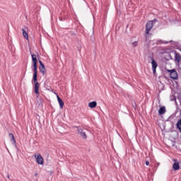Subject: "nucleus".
Returning a JSON list of instances; mask_svg holds the SVG:
<instances>
[{
  "instance_id": "nucleus-1",
  "label": "nucleus",
  "mask_w": 181,
  "mask_h": 181,
  "mask_svg": "<svg viewBox=\"0 0 181 181\" xmlns=\"http://www.w3.org/2000/svg\"><path fill=\"white\" fill-rule=\"evenodd\" d=\"M34 158L36 159L37 163H38V165H43L45 163V160L43 159V157H42L40 153H36L34 155Z\"/></svg>"
},
{
  "instance_id": "nucleus-2",
  "label": "nucleus",
  "mask_w": 181,
  "mask_h": 181,
  "mask_svg": "<svg viewBox=\"0 0 181 181\" xmlns=\"http://www.w3.org/2000/svg\"><path fill=\"white\" fill-rule=\"evenodd\" d=\"M76 128H77L78 135H80L82 139H87V134H86V130L80 127H76Z\"/></svg>"
},
{
  "instance_id": "nucleus-3",
  "label": "nucleus",
  "mask_w": 181,
  "mask_h": 181,
  "mask_svg": "<svg viewBox=\"0 0 181 181\" xmlns=\"http://www.w3.org/2000/svg\"><path fill=\"white\" fill-rule=\"evenodd\" d=\"M151 66H152L153 73V74H156V69L158 67V63L153 57H151Z\"/></svg>"
},
{
  "instance_id": "nucleus-4",
  "label": "nucleus",
  "mask_w": 181,
  "mask_h": 181,
  "mask_svg": "<svg viewBox=\"0 0 181 181\" xmlns=\"http://www.w3.org/2000/svg\"><path fill=\"white\" fill-rule=\"evenodd\" d=\"M152 28H153V23L152 21H148L146 25V35H149V30H151V29H152Z\"/></svg>"
},
{
  "instance_id": "nucleus-5",
  "label": "nucleus",
  "mask_w": 181,
  "mask_h": 181,
  "mask_svg": "<svg viewBox=\"0 0 181 181\" xmlns=\"http://www.w3.org/2000/svg\"><path fill=\"white\" fill-rule=\"evenodd\" d=\"M33 81H37V64H35V65H33Z\"/></svg>"
},
{
  "instance_id": "nucleus-6",
  "label": "nucleus",
  "mask_w": 181,
  "mask_h": 181,
  "mask_svg": "<svg viewBox=\"0 0 181 181\" xmlns=\"http://www.w3.org/2000/svg\"><path fill=\"white\" fill-rule=\"evenodd\" d=\"M175 62L177 64H180L181 62V55L177 52H175Z\"/></svg>"
},
{
  "instance_id": "nucleus-7",
  "label": "nucleus",
  "mask_w": 181,
  "mask_h": 181,
  "mask_svg": "<svg viewBox=\"0 0 181 181\" xmlns=\"http://www.w3.org/2000/svg\"><path fill=\"white\" fill-rule=\"evenodd\" d=\"M35 83V86H34V88H35V94H37V95H39L40 93H39V88L40 87V84H39L37 83V80L35 81H34Z\"/></svg>"
},
{
  "instance_id": "nucleus-8",
  "label": "nucleus",
  "mask_w": 181,
  "mask_h": 181,
  "mask_svg": "<svg viewBox=\"0 0 181 181\" xmlns=\"http://www.w3.org/2000/svg\"><path fill=\"white\" fill-rule=\"evenodd\" d=\"M40 63V71H41V73L42 74H45L46 73V67L45 66V64H43V62H42V61H39Z\"/></svg>"
},
{
  "instance_id": "nucleus-9",
  "label": "nucleus",
  "mask_w": 181,
  "mask_h": 181,
  "mask_svg": "<svg viewBox=\"0 0 181 181\" xmlns=\"http://www.w3.org/2000/svg\"><path fill=\"white\" fill-rule=\"evenodd\" d=\"M170 76L171 78L176 80V78H177V72H176L175 70H171L170 71Z\"/></svg>"
},
{
  "instance_id": "nucleus-10",
  "label": "nucleus",
  "mask_w": 181,
  "mask_h": 181,
  "mask_svg": "<svg viewBox=\"0 0 181 181\" xmlns=\"http://www.w3.org/2000/svg\"><path fill=\"white\" fill-rule=\"evenodd\" d=\"M8 137L11 144H13V145L16 148V139H15V136L12 134H9Z\"/></svg>"
},
{
  "instance_id": "nucleus-11",
  "label": "nucleus",
  "mask_w": 181,
  "mask_h": 181,
  "mask_svg": "<svg viewBox=\"0 0 181 181\" xmlns=\"http://www.w3.org/2000/svg\"><path fill=\"white\" fill-rule=\"evenodd\" d=\"M57 95V98L58 100V103L59 104V107L61 109H63V107H64V102H63V100H62V98H60V97L59 96V95H57V93H55Z\"/></svg>"
},
{
  "instance_id": "nucleus-12",
  "label": "nucleus",
  "mask_w": 181,
  "mask_h": 181,
  "mask_svg": "<svg viewBox=\"0 0 181 181\" xmlns=\"http://www.w3.org/2000/svg\"><path fill=\"white\" fill-rule=\"evenodd\" d=\"M31 56H32L33 65L37 64V57H36V54H31Z\"/></svg>"
},
{
  "instance_id": "nucleus-13",
  "label": "nucleus",
  "mask_w": 181,
  "mask_h": 181,
  "mask_svg": "<svg viewBox=\"0 0 181 181\" xmlns=\"http://www.w3.org/2000/svg\"><path fill=\"white\" fill-rule=\"evenodd\" d=\"M166 112V107L165 106L161 107L158 110L159 115H163Z\"/></svg>"
},
{
  "instance_id": "nucleus-14",
  "label": "nucleus",
  "mask_w": 181,
  "mask_h": 181,
  "mask_svg": "<svg viewBox=\"0 0 181 181\" xmlns=\"http://www.w3.org/2000/svg\"><path fill=\"white\" fill-rule=\"evenodd\" d=\"M97 107V102L93 101L88 103L89 108H95Z\"/></svg>"
},
{
  "instance_id": "nucleus-15",
  "label": "nucleus",
  "mask_w": 181,
  "mask_h": 181,
  "mask_svg": "<svg viewBox=\"0 0 181 181\" xmlns=\"http://www.w3.org/2000/svg\"><path fill=\"white\" fill-rule=\"evenodd\" d=\"M23 35L27 40H29V35H28V33L26 32V30L22 29Z\"/></svg>"
},
{
  "instance_id": "nucleus-16",
  "label": "nucleus",
  "mask_w": 181,
  "mask_h": 181,
  "mask_svg": "<svg viewBox=\"0 0 181 181\" xmlns=\"http://www.w3.org/2000/svg\"><path fill=\"white\" fill-rule=\"evenodd\" d=\"M173 168L174 170H179L180 166H179V163H175L173 164Z\"/></svg>"
},
{
  "instance_id": "nucleus-17",
  "label": "nucleus",
  "mask_w": 181,
  "mask_h": 181,
  "mask_svg": "<svg viewBox=\"0 0 181 181\" xmlns=\"http://www.w3.org/2000/svg\"><path fill=\"white\" fill-rule=\"evenodd\" d=\"M132 47H136L138 46V41H134L132 43Z\"/></svg>"
},
{
  "instance_id": "nucleus-18",
  "label": "nucleus",
  "mask_w": 181,
  "mask_h": 181,
  "mask_svg": "<svg viewBox=\"0 0 181 181\" xmlns=\"http://www.w3.org/2000/svg\"><path fill=\"white\" fill-rule=\"evenodd\" d=\"M146 166H149V161H146Z\"/></svg>"
},
{
  "instance_id": "nucleus-19",
  "label": "nucleus",
  "mask_w": 181,
  "mask_h": 181,
  "mask_svg": "<svg viewBox=\"0 0 181 181\" xmlns=\"http://www.w3.org/2000/svg\"><path fill=\"white\" fill-rule=\"evenodd\" d=\"M163 43H168V42L164 41Z\"/></svg>"
},
{
  "instance_id": "nucleus-20",
  "label": "nucleus",
  "mask_w": 181,
  "mask_h": 181,
  "mask_svg": "<svg viewBox=\"0 0 181 181\" xmlns=\"http://www.w3.org/2000/svg\"><path fill=\"white\" fill-rule=\"evenodd\" d=\"M35 176H37V173H35Z\"/></svg>"
}]
</instances>
